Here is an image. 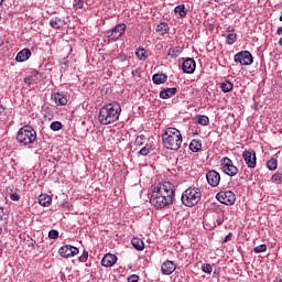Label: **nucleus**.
<instances>
[{
    "mask_svg": "<svg viewBox=\"0 0 282 282\" xmlns=\"http://www.w3.org/2000/svg\"><path fill=\"white\" fill-rule=\"evenodd\" d=\"M120 113H122L120 104L113 101L99 109L98 120L100 124H113L120 118Z\"/></svg>",
    "mask_w": 282,
    "mask_h": 282,
    "instance_id": "nucleus-1",
    "label": "nucleus"
},
{
    "mask_svg": "<svg viewBox=\"0 0 282 282\" xmlns=\"http://www.w3.org/2000/svg\"><path fill=\"white\" fill-rule=\"evenodd\" d=\"M162 143L170 151H178L182 147V132L176 128H167L163 130Z\"/></svg>",
    "mask_w": 282,
    "mask_h": 282,
    "instance_id": "nucleus-2",
    "label": "nucleus"
},
{
    "mask_svg": "<svg viewBox=\"0 0 282 282\" xmlns=\"http://www.w3.org/2000/svg\"><path fill=\"white\" fill-rule=\"evenodd\" d=\"M182 204L188 208L197 206L198 202H202V188L191 186L185 189L181 197Z\"/></svg>",
    "mask_w": 282,
    "mask_h": 282,
    "instance_id": "nucleus-3",
    "label": "nucleus"
},
{
    "mask_svg": "<svg viewBox=\"0 0 282 282\" xmlns=\"http://www.w3.org/2000/svg\"><path fill=\"white\" fill-rule=\"evenodd\" d=\"M17 140L22 147L34 144L36 142V130L31 126H24L18 131Z\"/></svg>",
    "mask_w": 282,
    "mask_h": 282,
    "instance_id": "nucleus-4",
    "label": "nucleus"
},
{
    "mask_svg": "<svg viewBox=\"0 0 282 282\" xmlns=\"http://www.w3.org/2000/svg\"><path fill=\"white\" fill-rule=\"evenodd\" d=\"M154 193H159L162 197H169L173 202L175 199V185L171 182L159 183L154 188Z\"/></svg>",
    "mask_w": 282,
    "mask_h": 282,
    "instance_id": "nucleus-5",
    "label": "nucleus"
},
{
    "mask_svg": "<svg viewBox=\"0 0 282 282\" xmlns=\"http://www.w3.org/2000/svg\"><path fill=\"white\" fill-rule=\"evenodd\" d=\"M150 204L155 208V210H162V208H166V206H171L173 204V200L169 198V196H162V194H159L158 192L153 191Z\"/></svg>",
    "mask_w": 282,
    "mask_h": 282,
    "instance_id": "nucleus-6",
    "label": "nucleus"
},
{
    "mask_svg": "<svg viewBox=\"0 0 282 282\" xmlns=\"http://www.w3.org/2000/svg\"><path fill=\"white\" fill-rule=\"evenodd\" d=\"M220 164H221V169H223V173H225L226 175H229V177H235V175H237L239 173V169H237V166H235V164L232 163V160H230L228 156H225L220 160Z\"/></svg>",
    "mask_w": 282,
    "mask_h": 282,
    "instance_id": "nucleus-7",
    "label": "nucleus"
},
{
    "mask_svg": "<svg viewBox=\"0 0 282 282\" xmlns=\"http://www.w3.org/2000/svg\"><path fill=\"white\" fill-rule=\"evenodd\" d=\"M216 199H218L220 204H225V206H232V204L237 202V197L235 196V193L230 191L217 193Z\"/></svg>",
    "mask_w": 282,
    "mask_h": 282,
    "instance_id": "nucleus-8",
    "label": "nucleus"
},
{
    "mask_svg": "<svg viewBox=\"0 0 282 282\" xmlns=\"http://www.w3.org/2000/svg\"><path fill=\"white\" fill-rule=\"evenodd\" d=\"M127 32V24L119 23L108 32L109 41H118Z\"/></svg>",
    "mask_w": 282,
    "mask_h": 282,
    "instance_id": "nucleus-9",
    "label": "nucleus"
},
{
    "mask_svg": "<svg viewBox=\"0 0 282 282\" xmlns=\"http://www.w3.org/2000/svg\"><path fill=\"white\" fill-rule=\"evenodd\" d=\"M234 61L235 63H240V65H252V53L249 51H241L234 56Z\"/></svg>",
    "mask_w": 282,
    "mask_h": 282,
    "instance_id": "nucleus-10",
    "label": "nucleus"
},
{
    "mask_svg": "<svg viewBox=\"0 0 282 282\" xmlns=\"http://www.w3.org/2000/svg\"><path fill=\"white\" fill-rule=\"evenodd\" d=\"M242 158L248 169H257V152L254 150H245Z\"/></svg>",
    "mask_w": 282,
    "mask_h": 282,
    "instance_id": "nucleus-11",
    "label": "nucleus"
},
{
    "mask_svg": "<svg viewBox=\"0 0 282 282\" xmlns=\"http://www.w3.org/2000/svg\"><path fill=\"white\" fill-rule=\"evenodd\" d=\"M78 252H79L78 248L72 245H65L61 247L58 250L59 257H63L64 259H69V257H76Z\"/></svg>",
    "mask_w": 282,
    "mask_h": 282,
    "instance_id": "nucleus-12",
    "label": "nucleus"
},
{
    "mask_svg": "<svg viewBox=\"0 0 282 282\" xmlns=\"http://www.w3.org/2000/svg\"><path fill=\"white\" fill-rule=\"evenodd\" d=\"M206 180L209 186L216 188V186H219V182H221V175L219 174V172L210 170L206 174Z\"/></svg>",
    "mask_w": 282,
    "mask_h": 282,
    "instance_id": "nucleus-13",
    "label": "nucleus"
},
{
    "mask_svg": "<svg viewBox=\"0 0 282 282\" xmlns=\"http://www.w3.org/2000/svg\"><path fill=\"white\" fill-rule=\"evenodd\" d=\"M197 63L194 58H187L183 62L182 69L184 74H195Z\"/></svg>",
    "mask_w": 282,
    "mask_h": 282,
    "instance_id": "nucleus-14",
    "label": "nucleus"
},
{
    "mask_svg": "<svg viewBox=\"0 0 282 282\" xmlns=\"http://www.w3.org/2000/svg\"><path fill=\"white\" fill-rule=\"evenodd\" d=\"M117 261H118V257L116 254L106 253L101 259V265L104 268H112V265H116Z\"/></svg>",
    "mask_w": 282,
    "mask_h": 282,
    "instance_id": "nucleus-15",
    "label": "nucleus"
},
{
    "mask_svg": "<svg viewBox=\"0 0 282 282\" xmlns=\"http://www.w3.org/2000/svg\"><path fill=\"white\" fill-rule=\"evenodd\" d=\"M177 265H175V262L171 260H166L161 265L162 274L169 276L170 274H173L174 270H176Z\"/></svg>",
    "mask_w": 282,
    "mask_h": 282,
    "instance_id": "nucleus-16",
    "label": "nucleus"
},
{
    "mask_svg": "<svg viewBox=\"0 0 282 282\" xmlns=\"http://www.w3.org/2000/svg\"><path fill=\"white\" fill-rule=\"evenodd\" d=\"M51 100H54L55 105H57V106L63 107V106L67 105V97L61 93H53L51 95Z\"/></svg>",
    "mask_w": 282,
    "mask_h": 282,
    "instance_id": "nucleus-17",
    "label": "nucleus"
},
{
    "mask_svg": "<svg viewBox=\"0 0 282 282\" xmlns=\"http://www.w3.org/2000/svg\"><path fill=\"white\" fill-rule=\"evenodd\" d=\"M30 56H32V52L29 48H23L17 54L15 61L17 63H25Z\"/></svg>",
    "mask_w": 282,
    "mask_h": 282,
    "instance_id": "nucleus-18",
    "label": "nucleus"
},
{
    "mask_svg": "<svg viewBox=\"0 0 282 282\" xmlns=\"http://www.w3.org/2000/svg\"><path fill=\"white\" fill-rule=\"evenodd\" d=\"M50 25L53 30H61V28L65 26V20L59 17L51 18Z\"/></svg>",
    "mask_w": 282,
    "mask_h": 282,
    "instance_id": "nucleus-19",
    "label": "nucleus"
},
{
    "mask_svg": "<svg viewBox=\"0 0 282 282\" xmlns=\"http://www.w3.org/2000/svg\"><path fill=\"white\" fill-rule=\"evenodd\" d=\"M177 94V88H166L160 91V98L167 100V98H173Z\"/></svg>",
    "mask_w": 282,
    "mask_h": 282,
    "instance_id": "nucleus-20",
    "label": "nucleus"
},
{
    "mask_svg": "<svg viewBox=\"0 0 282 282\" xmlns=\"http://www.w3.org/2000/svg\"><path fill=\"white\" fill-rule=\"evenodd\" d=\"M152 80L154 83V85H164V83H166V80H169V76H166L165 74H154L152 76Z\"/></svg>",
    "mask_w": 282,
    "mask_h": 282,
    "instance_id": "nucleus-21",
    "label": "nucleus"
},
{
    "mask_svg": "<svg viewBox=\"0 0 282 282\" xmlns=\"http://www.w3.org/2000/svg\"><path fill=\"white\" fill-rule=\"evenodd\" d=\"M39 204L41 206L47 207L52 204V197L47 194H42L39 196Z\"/></svg>",
    "mask_w": 282,
    "mask_h": 282,
    "instance_id": "nucleus-22",
    "label": "nucleus"
},
{
    "mask_svg": "<svg viewBox=\"0 0 282 282\" xmlns=\"http://www.w3.org/2000/svg\"><path fill=\"white\" fill-rule=\"evenodd\" d=\"M175 14H178L181 19H184L186 14H188V10H186V6L184 4H178L174 9Z\"/></svg>",
    "mask_w": 282,
    "mask_h": 282,
    "instance_id": "nucleus-23",
    "label": "nucleus"
},
{
    "mask_svg": "<svg viewBox=\"0 0 282 282\" xmlns=\"http://www.w3.org/2000/svg\"><path fill=\"white\" fill-rule=\"evenodd\" d=\"M196 121L202 127H208V124H210V119L208 118V116H205V115H197L196 116Z\"/></svg>",
    "mask_w": 282,
    "mask_h": 282,
    "instance_id": "nucleus-24",
    "label": "nucleus"
},
{
    "mask_svg": "<svg viewBox=\"0 0 282 282\" xmlns=\"http://www.w3.org/2000/svg\"><path fill=\"white\" fill-rule=\"evenodd\" d=\"M135 56L139 61H147L149 58V55L147 54V50L144 47L142 48H137L135 50Z\"/></svg>",
    "mask_w": 282,
    "mask_h": 282,
    "instance_id": "nucleus-25",
    "label": "nucleus"
},
{
    "mask_svg": "<svg viewBox=\"0 0 282 282\" xmlns=\"http://www.w3.org/2000/svg\"><path fill=\"white\" fill-rule=\"evenodd\" d=\"M131 243H132V246H133V248H134L135 250H139V251L144 250V241H142V239H140V238H133V239L131 240Z\"/></svg>",
    "mask_w": 282,
    "mask_h": 282,
    "instance_id": "nucleus-26",
    "label": "nucleus"
},
{
    "mask_svg": "<svg viewBox=\"0 0 282 282\" xmlns=\"http://www.w3.org/2000/svg\"><path fill=\"white\" fill-rule=\"evenodd\" d=\"M182 54V48L180 46L171 47L167 51V56H171V58H177Z\"/></svg>",
    "mask_w": 282,
    "mask_h": 282,
    "instance_id": "nucleus-27",
    "label": "nucleus"
},
{
    "mask_svg": "<svg viewBox=\"0 0 282 282\" xmlns=\"http://www.w3.org/2000/svg\"><path fill=\"white\" fill-rule=\"evenodd\" d=\"M189 149L193 151V153H197L202 151V141L192 140L189 143Z\"/></svg>",
    "mask_w": 282,
    "mask_h": 282,
    "instance_id": "nucleus-28",
    "label": "nucleus"
},
{
    "mask_svg": "<svg viewBox=\"0 0 282 282\" xmlns=\"http://www.w3.org/2000/svg\"><path fill=\"white\" fill-rule=\"evenodd\" d=\"M219 87H220L221 91H224V94H228V91H232L234 85L229 80H226V82L220 83Z\"/></svg>",
    "mask_w": 282,
    "mask_h": 282,
    "instance_id": "nucleus-29",
    "label": "nucleus"
},
{
    "mask_svg": "<svg viewBox=\"0 0 282 282\" xmlns=\"http://www.w3.org/2000/svg\"><path fill=\"white\" fill-rule=\"evenodd\" d=\"M156 32H159V34H167L169 32V23L162 22L156 26Z\"/></svg>",
    "mask_w": 282,
    "mask_h": 282,
    "instance_id": "nucleus-30",
    "label": "nucleus"
},
{
    "mask_svg": "<svg viewBox=\"0 0 282 282\" xmlns=\"http://www.w3.org/2000/svg\"><path fill=\"white\" fill-rule=\"evenodd\" d=\"M151 151H153V145H151V144H145V147H143V148L139 151V155L147 156V155H149V153H151Z\"/></svg>",
    "mask_w": 282,
    "mask_h": 282,
    "instance_id": "nucleus-31",
    "label": "nucleus"
},
{
    "mask_svg": "<svg viewBox=\"0 0 282 282\" xmlns=\"http://www.w3.org/2000/svg\"><path fill=\"white\" fill-rule=\"evenodd\" d=\"M278 166H279V163L274 158L267 162V167L269 169V171H276Z\"/></svg>",
    "mask_w": 282,
    "mask_h": 282,
    "instance_id": "nucleus-32",
    "label": "nucleus"
},
{
    "mask_svg": "<svg viewBox=\"0 0 282 282\" xmlns=\"http://www.w3.org/2000/svg\"><path fill=\"white\" fill-rule=\"evenodd\" d=\"M237 41V33H229L226 36V43L227 45H234Z\"/></svg>",
    "mask_w": 282,
    "mask_h": 282,
    "instance_id": "nucleus-33",
    "label": "nucleus"
},
{
    "mask_svg": "<svg viewBox=\"0 0 282 282\" xmlns=\"http://www.w3.org/2000/svg\"><path fill=\"white\" fill-rule=\"evenodd\" d=\"M52 131H61L63 129V123L61 121H53L50 126Z\"/></svg>",
    "mask_w": 282,
    "mask_h": 282,
    "instance_id": "nucleus-34",
    "label": "nucleus"
},
{
    "mask_svg": "<svg viewBox=\"0 0 282 282\" xmlns=\"http://www.w3.org/2000/svg\"><path fill=\"white\" fill-rule=\"evenodd\" d=\"M265 250H268V246L267 245H259V246L253 248V252L256 254H261V252H265Z\"/></svg>",
    "mask_w": 282,
    "mask_h": 282,
    "instance_id": "nucleus-35",
    "label": "nucleus"
},
{
    "mask_svg": "<svg viewBox=\"0 0 282 282\" xmlns=\"http://www.w3.org/2000/svg\"><path fill=\"white\" fill-rule=\"evenodd\" d=\"M202 271L205 272V274H212L213 272V265L209 263L202 264Z\"/></svg>",
    "mask_w": 282,
    "mask_h": 282,
    "instance_id": "nucleus-36",
    "label": "nucleus"
},
{
    "mask_svg": "<svg viewBox=\"0 0 282 282\" xmlns=\"http://www.w3.org/2000/svg\"><path fill=\"white\" fill-rule=\"evenodd\" d=\"M144 140H147V137L144 134H141V135L137 137L134 144L137 147H142V144H144Z\"/></svg>",
    "mask_w": 282,
    "mask_h": 282,
    "instance_id": "nucleus-37",
    "label": "nucleus"
},
{
    "mask_svg": "<svg viewBox=\"0 0 282 282\" xmlns=\"http://www.w3.org/2000/svg\"><path fill=\"white\" fill-rule=\"evenodd\" d=\"M271 180H272V182H273L274 184H281V182H282V173H275V174H273L272 177H271Z\"/></svg>",
    "mask_w": 282,
    "mask_h": 282,
    "instance_id": "nucleus-38",
    "label": "nucleus"
},
{
    "mask_svg": "<svg viewBox=\"0 0 282 282\" xmlns=\"http://www.w3.org/2000/svg\"><path fill=\"white\" fill-rule=\"evenodd\" d=\"M0 221H8V214L3 207H0Z\"/></svg>",
    "mask_w": 282,
    "mask_h": 282,
    "instance_id": "nucleus-39",
    "label": "nucleus"
},
{
    "mask_svg": "<svg viewBox=\"0 0 282 282\" xmlns=\"http://www.w3.org/2000/svg\"><path fill=\"white\" fill-rule=\"evenodd\" d=\"M73 6H74V8L83 10V7L85 6V0H75Z\"/></svg>",
    "mask_w": 282,
    "mask_h": 282,
    "instance_id": "nucleus-40",
    "label": "nucleus"
},
{
    "mask_svg": "<svg viewBox=\"0 0 282 282\" xmlns=\"http://www.w3.org/2000/svg\"><path fill=\"white\" fill-rule=\"evenodd\" d=\"M89 259V252L84 250L83 254L79 257L80 263H85Z\"/></svg>",
    "mask_w": 282,
    "mask_h": 282,
    "instance_id": "nucleus-41",
    "label": "nucleus"
},
{
    "mask_svg": "<svg viewBox=\"0 0 282 282\" xmlns=\"http://www.w3.org/2000/svg\"><path fill=\"white\" fill-rule=\"evenodd\" d=\"M58 238V230L53 229L48 231V239H57Z\"/></svg>",
    "mask_w": 282,
    "mask_h": 282,
    "instance_id": "nucleus-42",
    "label": "nucleus"
},
{
    "mask_svg": "<svg viewBox=\"0 0 282 282\" xmlns=\"http://www.w3.org/2000/svg\"><path fill=\"white\" fill-rule=\"evenodd\" d=\"M132 76L134 78H140L142 76V69H140V68L133 69L132 70Z\"/></svg>",
    "mask_w": 282,
    "mask_h": 282,
    "instance_id": "nucleus-43",
    "label": "nucleus"
},
{
    "mask_svg": "<svg viewBox=\"0 0 282 282\" xmlns=\"http://www.w3.org/2000/svg\"><path fill=\"white\" fill-rule=\"evenodd\" d=\"M10 199L12 202H19V199H21V195L17 194V193H12V194H10Z\"/></svg>",
    "mask_w": 282,
    "mask_h": 282,
    "instance_id": "nucleus-44",
    "label": "nucleus"
},
{
    "mask_svg": "<svg viewBox=\"0 0 282 282\" xmlns=\"http://www.w3.org/2000/svg\"><path fill=\"white\" fill-rule=\"evenodd\" d=\"M139 281H140V276H138L137 274H132L128 276V282H139Z\"/></svg>",
    "mask_w": 282,
    "mask_h": 282,
    "instance_id": "nucleus-45",
    "label": "nucleus"
},
{
    "mask_svg": "<svg viewBox=\"0 0 282 282\" xmlns=\"http://www.w3.org/2000/svg\"><path fill=\"white\" fill-rule=\"evenodd\" d=\"M228 241H232V232H229L225 239H224V243H228Z\"/></svg>",
    "mask_w": 282,
    "mask_h": 282,
    "instance_id": "nucleus-46",
    "label": "nucleus"
},
{
    "mask_svg": "<svg viewBox=\"0 0 282 282\" xmlns=\"http://www.w3.org/2000/svg\"><path fill=\"white\" fill-rule=\"evenodd\" d=\"M25 85H32V77L28 76L24 78Z\"/></svg>",
    "mask_w": 282,
    "mask_h": 282,
    "instance_id": "nucleus-47",
    "label": "nucleus"
},
{
    "mask_svg": "<svg viewBox=\"0 0 282 282\" xmlns=\"http://www.w3.org/2000/svg\"><path fill=\"white\" fill-rule=\"evenodd\" d=\"M216 224H217V226H221V224H224V218L218 217V218L216 219Z\"/></svg>",
    "mask_w": 282,
    "mask_h": 282,
    "instance_id": "nucleus-48",
    "label": "nucleus"
},
{
    "mask_svg": "<svg viewBox=\"0 0 282 282\" xmlns=\"http://www.w3.org/2000/svg\"><path fill=\"white\" fill-rule=\"evenodd\" d=\"M276 34H278L279 36H281V35H282V26L278 28V30H276Z\"/></svg>",
    "mask_w": 282,
    "mask_h": 282,
    "instance_id": "nucleus-49",
    "label": "nucleus"
},
{
    "mask_svg": "<svg viewBox=\"0 0 282 282\" xmlns=\"http://www.w3.org/2000/svg\"><path fill=\"white\" fill-rule=\"evenodd\" d=\"M3 111H6V108L2 105H0V116L1 113H3Z\"/></svg>",
    "mask_w": 282,
    "mask_h": 282,
    "instance_id": "nucleus-50",
    "label": "nucleus"
},
{
    "mask_svg": "<svg viewBox=\"0 0 282 282\" xmlns=\"http://www.w3.org/2000/svg\"><path fill=\"white\" fill-rule=\"evenodd\" d=\"M121 61H127V55L121 56Z\"/></svg>",
    "mask_w": 282,
    "mask_h": 282,
    "instance_id": "nucleus-51",
    "label": "nucleus"
},
{
    "mask_svg": "<svg viewBox=\"0 0 282 282\" xmlns=\"http://www.w3.org/2000/svg\"><path fill=\"white\" fill-rule=\"evenodd\" d=\"M1 45H3V40L0 39V47H1Z\"/></svg>",
    "mask_w": 282,
    "mask_h": 282,
    "instance_id": "nucleus-52",
    "label": "nucleus"
},
{
    "mask_svg": "<svg viewBox=\"0 0 282 282\" xmlns=\"http://www.w3.org/2000/svg\"><path fill=\"white\" fill-rule=\"evenodd\" d=\"M2 234H3V228L0 227V235H2Z\"/></svg>",
    "mask_w": 282,
    "mask_h": 282,
    "instance_id": "nucleus-53",
    "label": "nucleus"
},
{
    "mask_svg": "<svg viewBox=\"0 0 282 282\" xmlns=\"http://www.w3.org/2000/svg\"><path fill=\"white\" fill-rule=\"evenodd\" d=\"M2 3H3V0H0V6H2Z\"/></svg>",
    "mask_w": 282,
    "mask_h": 282,
    "instance_id": "nucleus-54",
    "label": "nucleus"
}]
</instances>
